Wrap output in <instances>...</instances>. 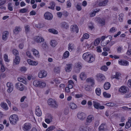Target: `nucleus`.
<instances>
[{
	"label": "nucleus",
	"instance_id": "56",
	"mask_svg": "<svg viewBox=\"0 0 131 131\" xmlns=\"http://www.w3.org/2000/svg\"><path fill=\"white\" fill-rule=\"evenodd\" d=\"M103 95L106 98H109L110 97L111 95L106 92H104L103 93Z\"/></svg>",
	"mask_w": 131,
	"mask_h": 131
},
{
	"label": "nucleus",
	"instance_id": "1",
	"mask_svg": "<svg viewBox=\"0 0 131 131\" xmlns=\"http://www.w3.org/2000/svg\"><path fill=\"white\" fill-rule=\"evenodd\" d=\"M82 57L85 61L89 63H91L95 60V57L89 52L85 53L83 54Z\"/></svg>",
	"mask_w": 131,
	"mask_h": 131
},
{
	"label": "nucleus",
	"instance_id": "42",
	"mask_svg": "<svg viewBox=\"0 0 131 131\" xmlns=\"http://www.w3.org/2000/svg\"><path fill=\"white\" fill-rule=\"evenodd\" d=\"M100 105V104L98 103L95 101L94 102L93 106L96 109H99V106Z\"/></svg>",
	"mask_w": 131,
	"mask_h": 131
},
{
	"label": "nucleus",
	"instance_id": "24",
	"mask_svg": "<svg viewBox=\"0 0 131 131\" xmlns=\"http://www.w3.org/2000/svg\"><path fill=\"white\" fill-rule=\"evenodd\" d=\"M74 44L70 43L68 45V49L69 51L71 52L74 49Z\"/></svg>",
	"mask_w": 131,
	"mask_h": 131
},
{
	"label": "nucleus",
	"instance_id": "34",
	"mask_svg": "<svg viewBox=\"0 0 131 131\" xmlns=\"http://www.w3.org/2000/svg\"><path fill=\"white\" fill-rule=\"evenodd\" d=\"M57 44V42L55 40H52L50 42V45L53 47H55Z\"/></svg>",
	"mask_w": 131,
	"mask_h": 131
},
{
	"label": "nucleus",
	"instance_id": "28",
	"mask_svg": "<svg viewBox=\"0 0 131 131\" xmlns=\"http://www.w3.org/2000/svg\"><path fill=\"white\" fill-rule=\"evenodd\" d=\"M128 120V122H126L125 126L126 128H129L131 126V118L129 117Z\"/></svg>",
	"mask_w": 131,
	"mask_h": 131
},
{
	"label": "nucleus",
	"instance_id": "19",
	"mask_svg": "<svg viewBox=\"0 0 131 131\" xmlns=\"http://www.w3.org/2000/svg\"><path fill=\"white\" fill-rule=\"evenodd\" d=\"M86 81L89 83L91 86H93L94 85V79H93V78H88L86 79Z\"/></svg>",
	"mask_w": 131,
	"mask_h": 131
},
{
	"label": "nucleus",
	"instance_id": "59",
	"mask_svg": "<svg viewBox=\"0 0 131 131\" xmlns=\"http://www.w3.org/2000/svg\"><path fill=\"white\" fill-rule=\"evenodd\" d=\"M106 105L108 106L113 107L115 105L114 103L112 102L108 103L106 104Z\"/></svg>",
	"mask_w": 131,
	"mask_h": 131
},
{
	"label": "nucleus",
	"instance_id": "18",
	"mask_svg": "<svg viewBox=\"0 0 131 131\" xmlns=\"http://www.w3.org/2000/svg\"><path fill=\"white\" fill-rule=\"evenodd\" d=\"M79 130L80 131H90L91 129L89 127H87L86 126H82L80 127Z\"/></svg>",
	"mask_w": 131,
	"mask_h": 131
},
{
	"label": "nucleus",
	"instance_id": "53",
	"mask_svg": "<svg viewBox=\"0 0 131 131\" xmlns=\"http://www.w3.org/2000/svg\"><path fill=\"white\" fill-rule=\"evenodd\" d=\"M74 67L81 69L82 67L81 63L79 62L75 63L74 65Z\"/></svg>",
	"mask_w": 131,
	"mask_h": 131
},
{
	"label": "nucleus",
	"instance_id": "46",
	"mask_svg": "<svg viewBox=\"0 0 131 131\" xmlns=\"http://www.w3.org/2000/svg\"><path fill=\"white\" fill-rule=\"evenodd\" d=\"M100 42V39L99 38L96 39L95 40L94 44L95 46H97Z\"/></svg>",
	"mask_w": 131,
	"mask_h": 131
},
{
	"label": "nucleus",
	"instance_id": "52",
	"mask_svg": "<svg viewBox=\"0 0 131 131\" xmlns=\"http://www.w3.org/2000/svg\"><path fill=\"white\" fill-rule=\"evenodd\" d=\"M124 16V14L122 13H121L119 15V20L122 22L123 21V16Z\"/></svg>",
	"mask_w": 131,
	"mask_h": 131
},
{
	"label": "nucleus",
	"instance_id": "5",
	"mask_svg": "<svg viewBox=\"0 0 131 131\" xmlns=\"http://www.w3.org/2000/svg\"><path fill=\"white\" fill-rule=\"evenodd\" d=\"M94 119V117L92 115H90L88 116L86 119L85 124L86 126H88L90 124L92 121Z\"/></svg>",
	"mask_w": 131,
	"mask_h": 131
},
{
	"label": "nucleus",
	"instance_id": "35",
	"mask_svg": "<svg viewBox=\"0 0 131 131\" xmlns=\"http://www.w3.org/2000/svg\"><path fill=\"white\" fill-rule=\"evenodd\" d=\"M89 37V35L87 33H85L84 34L82 37L81 39V42H83V39H88Z\"/></svg>",
	"mask_w": 131,
	"mask_h": 131
},
{
	"label": "nucleus",
	"instance_id": "9",
	"mask_svg": "<svg viewBox=\"0 0 131 131\" xmlns=\"http://www.w3.org/2000/svg\"><path fill=\"white\" fill-rule=\"evenodd\" d=\"M45 19L48 20H51L53 18V15L50 13L47 12L44 15Z\"/></svg>",
	"mask_w": 131,
	"mask_h": 131
},
{
	"label": "nucleus",
	"instance_id": "32",
	"mask_svg": "<svg viewBox=\"0 0 131 131\" xmlns=\"http://www.w3.org/2000/svg\"><path fill=\"white\" fill-rule=\"evenodd\" d=\"M41 81H39L37 80H35L33 82V84L36 87H39L40 83Z\"/></svg>",
	"mask_w": 131,
	"mask_h": 131
},
{
	"label": "nucleus",
	"instance_id": "6",
	"mask_svg": "<svg viewBox=\"0 0 131 131\" xmlns=\"http://www.w3.org/2000/svg\"><path fill=\"white\" fill-rule=\"evenodd\" d=\"M6 86L7 88V92L9 93L11 92L13 89L14 86L13 84L10 82H8L7 83Z\"/></svg>",
	"mask_w": 131,
	"mask_h": 131
},
{
	"label": "nucleus",
	"instance_id": "51",
	"mask_svg": "<svg viewBox=\"0 0 131 131\" xmlns=\"http://www.w3.org/2000/svg\"><path fill=\"white\" fill-rule=\"evenodd\" d=\"M117 30V29L115 27H113L110 29L109 32L114 33Z\"/></svg>",
	"mask_w": 131,
	"mask_h": 131
},
{
	"label": "nucleus",
	"instance_id": "21",
	"mask_svg": "<svg viewBox=\"0 0 131 131\" xmlns=\"http://www.w3.org/2000/svg\"><path fill=\"white\" fill-rule=\"evenodd\" d=\"M118 63L121 65L127 66L128 64V62L126 60H119Z\"/></svg>",
	"mask_w": 131,
	"mask_h": 131
},
{
	"label": "nucleus",
	"instance_id": "38",
	"mask_svg": "<svg viewBox=\"0 0 131 131\" xmlns=\"http://www.w3.org/2000/svg\"><path fill=\"white\" fill-rule=\"evenodd\" d=\"M33 54L36 57H38V56L39 54V51L35 49H33L32 50Z\"/></svg>",
	"mask_w": 131,
	"mask_h": 131
},
{
	"label": "nucleus",
	"instance_id": "23",
	"mask_svg": "<svg viewBox=\"0 0 131 131\" xmlns=\"http://www.w3.org/2000/svg\"><path fill=\"white\" fill-rule=\"evenodd\" d=\"M61 27L62 28L67 29L69 28V25L66 22L64 21L61 23Z\"/></svg>",
	"mask_w": 131,
	"mask_h": 131
},
{
	"label": "nucleus",
	"instance_id": "17",
	"mask_svg": "<svg viewBox=\"0 0 131 131\" xmlns=\"http://www.w3.org/2000/svg\"><path fill=\"white\" fill-rule=\"evenodd\" d=\"M27 61L29 64L33 66H36L38 63L37 61H34L30 59H28Z\"/></svg>",
	"mask_w": 131,
	"mask_h": 131
},
{
	"label": "nucleus",
	"instance_id": "31",
	"mask_svg": "<svg viewBox=\"0 0 131 131\" xmlns=\"http://www.w3.org/2000/svg\"><path fill=\"white\" fill-rule=\"evenodd\" d=\"M21 30V29L19 27H16L13 31L14 33L15 34H17Z\"/></svg>",
	"mask_w": 131,
	"mask_h": 131
},
{
	"label": "nucleus",
	"instance_id": "43",
	"mask_svg": "<svg viewBox=\"0 0 131 131\" xmlns=\"http://www.w3.org/2000/svg\"><path fill=\"white\" fill-rule=\"evenodd\" d=\"M40 83L39 87L43 88L45 87L46 85V83L45 82L41 81Z\"/></svg>",
	"mask_w": 131,
	"mask_h": 131
},
{
	"label": "nucleus",
	"instance_id": "44",
	"mask_svg": "<svg viewBox=\"0 0 131 131\" xmlns=\"http://www.w3.org/2000/svg\"><path fill=\"white\" fill-rule=\"evenodd\" d=\"M50 118L46 119L45 120V122L48 124L50 123L52 121V117L51 116H50Z\"/></svg>",
	"mask_w": 131,
	"mask_h": 131
},
{
	"label": "nucleus",
	"instance_id": "57",
	"mask_svg": "<svg viewBox=\"0 0 131 131\" xmlns=\"http://www.w3.org/2000/svg\"><path fill=\"white\" fill-rule=\"evenodd\" d=\"M28 11V9L26 8H23L20 9V12L21 13H24Z\"/></svg>",
	"mask_w": 131,
	"mask_h": 131
},
{
	"label": "nucleus",
	"instance_id": "63",
	"mask_svg": "<svg viewBox=\"0 0 131 131\" xmlns=\"http://www.w3.org/2000/svg\"><path fill=\"white\" fill-rule=\"evenodd\" d=\"M13 53L15 55H16L18 53V52L17 50L16 49H14L13 50Z\"/></svg>",
	"mask_w": 131,
	"mask_h": 131
},
{
	"label": "nucleus",
	"instance_id": "62",
	"mask_svg": "<svg viewBox=\"0 0 131 131\" xmlns=\"http://www.w3.org/2000/svg\"><path fill=\"white\" fill-rule=\"evenodd\" d=\"M48 47V45L46 44V42H43L42 45V47L43 49H45Z\"/></svg>",
	"mask_w": 131,
	"mask_h": 131
},
{
	"label": "nucleus",
	"instance_id": "27",
	"mask_svg": "<svg viewBox=\"0 0 131 131\" xmlns=\"http://www.w3.org/2000/svg\"><path fill=\"white\" fill-rule=\"evenodd\" d=\"M20 61L19 57L18 56H16L13 61V64L16 65L18 64L19 63Z\"/></svg>",
	"mask_w": 131,
	"mask_h": 131
},
{
	"label": "nucleus",
	"instance_id": "29",
	"mask_svg": "<svg viewBox=\"0 0 131 131\" xmlns=\"http://www.w3.org/2000/svg\"><path fill=\"white\" fill-rule=\"evenodd\" d=\"M106 38L107 39V40H110V41H111L112 39V37L111 36H103L101 37V39L102 40V41H104L103 40Z\"/></svg>",
	"mask_w": 131,
	"mask_h": 131
},
{
	"label": "nucleus",
	"instance_id": "20",
	"mask_svg": "<svg viewBox=\"0 0 131 131\" xmlns=\"http://www.w3.org/2000/svg\"><path fill=\"white\" fill-rule=\"evenodd\" d=\"M0 105L1 107L5 110H7L8 109L7 104L4 102H2L1 103Z\"/></svg>",
	"mask_w": 131,
	"mask_h": 131
},
{
	"label": "nucleus",
	"instance_id": "61",
	"mask_svg": "<svg viewBox=\"0 0 131 131\" xmlns=\"http://www.w3.org/2000/svg\"><path fill=\"white\" fill-rule=\"evenodd\" d=\"M81 69L79 68H77V67H74V71L77 73H79L80 72V70Z\"/></svg>",
	"mask_w": 131,
	"mask_h": 131
},
{
	"label": "nucleus",
	"instance_id": "7",
	"mask_svg": "<svg viewBox=\"0 0 131 131\" xmlns=\"http://www.w3.org/2000/svg\"><path fill=\"white\" fill-rule=\"evenodd\" d=\"M47 74V72L44 70L40 71L38 74V77L40 78H42L46 77Z\"/></svg>",
	"mask_w": 131,
	"mask_h": 131
},
{
	"label": "nucleus",
	"instance_id": "60",
	"mask_svg": "<svg viewBox=\"0 0 131 131\" xmlns=\"http://www.w3.org/2000/svg\"><path fill=\"white\" fill-rule=\"evenodd\" d=\"M107 69L108 68L107 67L105 66H103L101 68V69L102 70H103L104 71H106Z\"/></svg>",
	"mask_w": 131,
	"mask_h": 131
},
{
	"label": "nucleus",
	"instance_id": "39",
	"mask_svg": "<svg viewBox=\"0 0 131 131\" xmlns=\"http://www.w3.org/2000/svg\"><path fill=\"white\" fill-rule=\"evenodd\" d=\"M95 92L97 95L99 96L100 95L101 93V90L100 88H97L96 89Z\"/></svg>",
	"mask_w": 131,
	"mask_h": 131
},
{
	"label": "nucleus",
	"instance_id": "15",
	"mask_svg": "<svg viewBox=\"0 0 131 131\" xmlns=\"http://www.w3.org/2000/svg\"><path fill=\"white\" fill-rule=\"evenodd\" d=\"M35 113L38 116H40L41 115L42 112L39 106H37L36 108Z\"/></svg>",
	"mask_w": 131,
	"mask_h": 131
},
{
	"label": "nucleus",
	"instance_id": "13",
	"mask_svg": "<svg viewBox=\"0 0 131 131\" xmlns=\"http://www.w3.org/2000/svg\"><path fill=\"white\" fill-rule=\"evenodd\" d=\"M77 116L78 118L81 120H83L86 117L85 114L83 113H79L77 114Z\"/></svg>",
	"mask_w": 131,
	"mask_h": 131
},
{
	"label": "nucleus",
	"instance_id": "45",
	"mask_svg": "<svg viewBox=\"0 0 131 131\" xmlns=\"http://www.w3.org/2000/svg\"><path fill=\"white\" fill-rule=\"evenodd\" d=\"M49 31L54 34H57L58 33V31L53 29H49L48 30Z\"/></svg>",
	"mask_w": 131,
	"mask_h": 131
},
{
	"label": "nucleus",
	"instance_id": "26",
	"mask_svg": "<svg viewBox=\"0 0 131 131\" xmlns=\"http://www.w3.org/2000/svg\"><path fill=\"white\" fill-rule=\"evenodd\" d=\"M71 28L72 31L75 32L77 33L78 32V28L77 25L71 26Z\"/></svg>",
	"mask_w": 131,
	"mask_h": 131
},
{
	"label": "nucleus",
	"instance_id": "55",
	"mask_svg": "<svg viewBox=\"0 0 131 131\" xmlns=\"http://www.w3.org/2000/svg\"><path fill=\"white\" fill-rule=\"evenodd\" d=\"M12 4V3H9L8 4V9L11 11H12L13 10Z\"/></svg>",
	"mask_w": 131,
	"mask_h": 131
},
{
	"label": "nucleus",
	"instance_id": "41",
	"mask_svg": "<svg viewBox=\"0 0 131 131\" xmlns=\"http://www.w3.org/2000/svg\"><path fill=\"white\" fill-rule=\"evenodd\" d=\"M50 6H49L48 8H50L52 9H54L55 5V4L54 2H51L50 3Z\"/></svg>",
	"mask_w": 131,
	"mask_h": 131
},
{
	"label": "nucleus",
	"instance_id": "40",
	"mask_svg": "<svg viewBox=\"0 0 131 131\" xmlns=\"http://www.w3.org/2000/svg\"><path fill=\"white\" fill-rule=\"evenodd\" d=\"M69 55V52L67 51H66L63 54V57L64 59H66L68 57Z\"/></svg>",
	"mask_w": 131,
	"mask_h": 131
},
{
	"label": "nucleus",
	"instance_id": "25",
	"mask_svg": "<svg viewBox=\"0 0 131 131\" xmlns=\"http://www.w3.org/2000/svg\"><path fill=\"white\" fill-rule=\"evenodd\" d=\"M9 34V32L8 31H4L3 34L2 38L4 40H6L7 38V36Z\"/></svg>",
	"mask_w": 131,
	"mask_h": 131
},
{
	"label": "nucleus",
	"instance_id": "14",
	"mask_svg": "<svg viewBox=\"0 0 131 131\" xmlns=\"http://www.w3.org/2000/svg\"><path fill=\"white\" fill-rule=\"evenodd\" d=\"M108 2V0H104L102 1H100L98 3V6L100 7L105 6L107 5Z\"/></svg>",
	"mask_w": 131,
	"mask_h": 131
},
{
	"label": "nucleus",
	"instance_id": "58",
	"mask_svg": "<svg viewBox=\"0 0 131 131\" xmlns=\"http://www.w3.org/2000/svg\"><path fill=\"white\" fill-rule=\"evenodd\" d=\"M84 89L86 91H91V89L90 88V86L88 85L85 86Z\"/></svg>",
	"mask_w": 131,
	"mask_h": 131
},
{
	"label": "nucleus",
	"instance_id": "37",
	"mask_svg": "<svg viewBox=\"0 0 131 131\" xmlns=\"http://www.w3.org/2000/svg\"><path fill=\"white\" fill-rule=\"evenodd\" d=\"M80 77L82 80H84L86 78V75L84 72H82L80 74Z\"/></svg>",
	"mask_w": 131,
	"mask_h": 131
},
{
	"label": "nucleus",
	"instance_id": "2",
	"mask_svg": "<svg viewBox=\"0 0 131 131\" xmlns=\"http://www.w3.org/2000/svg\"><path fill=\"white\" fill-rule=\"evenodd\" d=\"M9 120L11 124L15 125L16 123V122L18 120L17 115L14 114L11 115L9 118Z\"/></svg>",
	"mask_w": 131,
	"mask_h": 131
},
{
	"label": "nucleus",
	"instance_id": "8",
	"mask_svg": "<svg viewBox=\"0 0 131 131\" xmlns=\"http://www.w3.org/2000/svg\"><path fill=\"white\" fill-rule=\"evenodd\" d=\"M15 87L17 89L23 91L24 89V85L20 82L16 83L15 84Z\"/></svg>",
	"mask_w": 131,
	"mask_h": 131
},
{
	"label": "nucleus",
	"instance_id": "4",
	"mask_svg": "<svg viewBox=\"0 0 131 131\" xmlns=\"http://www.w3.org/2000/svg\"><path fill=\"white\" fill-rule=\"evenodd\" d=\"M97 80L100 82H103L106 78L104 75L101 73H98L96 75Z\"/></svg>",
	"mask_w": 131,
	"mask_h": 131
},
{
	"label": "nucleus",
	"instance_id": "16",
	"mask_svg": "<svg viewBox=\"0 0 131 131\" xmlns=\"http://www.w3.org/2000/svg\"><path fill=\"white\" fill-rule=\"evenodd\" d=\"M34 39L35 41L37 42H41L44 41V39L41 37L39 36L35 37Z\"/></svg>",
	"mask_w": 131,
	"mask_h": 131
},
{
	"label": "nucleus",
	"instance_id": "10",
	"mask_svg": "<svg viewBox=\"0 0 131 131\" xmlns=\"http://www.w3.org/2000/svg\"><path fill=\"white\" fill-rule=\"evenodd\" d=\"M72 64L71 63L67 64L65 67L66 71L67 72H70L72 69Z\"/></svg>",
	"mask_w": 131,
	"mask_h": 131
},
{
	"label": "nucleus",
	"instance_id": "48",
	"mask_svg": "<svg viewBox=\"0 0 131 131\" xmlns=\"http://www.w3.org/2000/svg\"><path fill=\"white\" fill-rule=\"evenodd\" d=\"M75 7L77 9L78 11H80L81 10L82 8L81 7V4L80 3H78L75 5Z\"/></svg>",
	"mask_w": 131,
	"mask_h": 131
},
{
	"label": "nucleus",
	"instance_id": "64",
	"mask_svg": "<svg viewBox=\"0 0 131 131\" xmlns=\"http://www.w3.org/2000/svg\"><path fill=\"white\" fill-rule=\"evenodd\" d=\"M35 26L37 28H41L43 27V25L40 24H36V25Z\"/></svg>",
	"mask_w": 131,
	"mask_h": 131
},
{
	"label": "nucleus",
	"instance_id": "3",
	"mask_svg": "<svg viewBox=\"0 0 131 131\" xmlns=\"http://www.w3.org/2000/svg\"><path fill=\"white\" fill-rule=\"evenodd\" d=\"M48 105L52 107L56 108L58 107V105L56 101L51 99L48 100Z\"/></svg>",
	"mask_w": 131,
	"mask_h": 131
},
{
	"label": "nucleus",
	"instance_id": "22",
	"mask_svg": "<svg viewBox=\"0 0 131 131\" xmlns=\"http://www.w3.org/2000/svg\"><path fill=\"white\" fill-rule=\"evenodd\" d=\"M106 129V126L105 124H101L99 127V131H104Z\"/></svg>",
	"mask_w": 131,
	"mask_h": 131
},
{
	"label": "nucleus",
	"instance_id": "30",
	"mask_svg": "<svg viewBox=\"0 0 131 131\" xmlns=\"http://www.w3.org/2000/svg\"><path fill=\"white\" fill-rule=\"evenodd\" d=\"M110 83L108 82H105L104 84V89L106 90H108L110 87Z\"/></svg>",
	"mask_w": 131,
	"mask_h": 131
},
{
	"label": "nucleus",
	"instance_id": "47",
	"mask_svg": "<svg viewBox=\"0 0 131 131\" xmlns=\"http://www.w3.org/2000/svg\"><path fill=\"white\" fill-rule=\"evenodd\" d=\"M110 41L109 40L106 41V42H105L104 41H102L101 43V45L102 46H104L108 44Z\"/></svg>",
	"mask_w": 131,
	"mask_h": 131
},
{
	"label": "nucleus",
	"instance_id": "12",
	"mask_svg": "<svg viewBox=\"0 0 131 131\" xmlns=\"http://www.w3.org/2000/svg\"><path fill=\"white\" fill-rule=\"evenodd\" d=\"M31 124L29 123H25L23 127V130L25 131H27L31 127Z\"/></svg>",
	"mask_w": 131,
	"mask_h": 131
},
{
	"label": "nucleus",
	"instance_id": "54",
	"mask_svg": "<svg viewBox=\"0 0 131 131\" xmlns=\"http://www.w3.org/2000/svg\"><path fill=\"white\" fill-rule=\"evenodd\" d=\"M60 68L59 67H56L54 70V71L57 73H59L60 71Z\"/></svg>",
	"mask_w": 131,
	"mask_h": 131
},
{
	"label": "nucleus",
	"instance_id": "36",
	"mask_svg": "<svg viewBox=\"0 0 131 131\" xmlns=\"http://www.w3.org/2000/svg\"><path fill=\"white\" fill-rule=\"evenodd\" d=\"M69 105L70 108L73 110L76 109L77 108V106L74 103H70Z\"/></svg>",
	"mask_w": 131,
	"mask_h": 131
},
{
	"label": "nucleus",
	"instance_id": "50",
	"mask_svg": "<svg viewBox=\"0 0 131 131\" xmlns=\"http://www.w3.org/2000/svg\"><path fill=\"white\" fill-rule=\"evenodd\" d=\"M121 75L120 73L118 72H116L115 75H114L113 77V78H115L117 79H119V77Z\"/></svg>",
	"mask_w": 131,
	"mask_h": 131
},
{
	"label": "nucleus",
	"instance_id": "33",
	"mask_svg": "<svg viewBox=\"0 0 131 131\" xmlns=\"http://www.w3.org/2000/svg\"><path fill=\"white\" fill-rule=\"evenodd\" d=\"M96 21L99 23L101 24L102 25H103L105 24V22L104 20L101 19L100 18H97Z\"/></svg>",
	"mask_w": 131,
	"mask_h": 131
},
{
	"label": "nucleus",
	"instance_id": "11",
	"mask_svg": "<svg viewBox=\"0 0 131 131\" xmlns=\"http://www.w3.org/2000/svg\"><path fill=\"white\" fill-rule=\"evenodd\" d=\"M119 91L121 93L125 94L128 91V89L124 86H122L119 89Z\"/></svg>",
	"mask_w": 131,
	"mask_h": 131
},
{
	"label": "nucleus",
	"instance_id": "49",
	"mask_svg": "<svg viewBox=\"0 0 131 131\" xmlns=\"http://www.w3.org/2000/svg\"><path fill=\"white\" fill-rule=\"evenodd\" d=\"M55 128L54 126H52L49 127L46 130V131H52Z\"/></svg>",
	"mask_w": 131,
	"mask_h": 131
}]
</instances>
